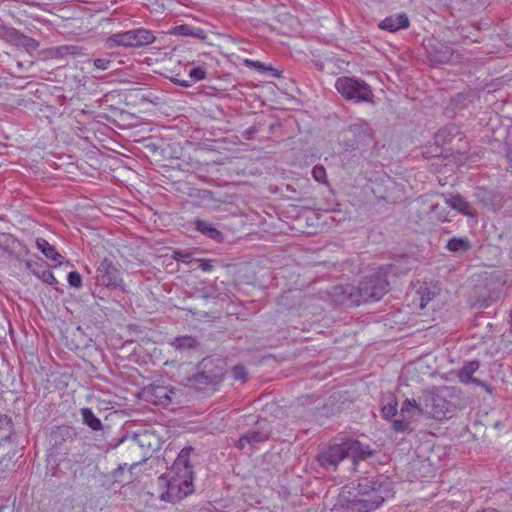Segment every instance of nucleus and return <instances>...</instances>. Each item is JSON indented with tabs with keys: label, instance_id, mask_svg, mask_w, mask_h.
<instances>
[{
	"label": "nucleus",
	"instance_id": "obj_1",
	"mask_svg": "<svg viewBox=\"0 0 512 512\" xmlns=\"http://www.w3.org/2000/svg\"><path fill=\"white\" fill-rule=\"evenodd\" d=\"M391 481L385 477H365L357 486V495L350 499L340 494L333 512H372L376 510L392 491Z\"/></svg>",
	"mask_w": 512,
	"mask_h": 512
},
{
	"label": "nucleus",
	"instance_id": "obj_2",
	"mask_svg": "<svg viewBox=\"0 0 512 512\" xmlns=\"http://www.w3.org/2000/svg\"><path fill=\"white\" fill-rule=\"evenodd\" d=\"M197 455L191 446L184 447L178 453L173 465L162 479L166 480V498L170 502L180 501L193 492V464Z\"/></svg>",
	"mask_w": 512,
	"mask_h": 512
},
{
	"label": "nucleus",
	"instance_id": "obj_3",
	"mask_svg": "<svg viewBox=\"0 0 512 512\" xmlns=\"http://www.w3.org/2000/svg\"><path fill=\"white\" fill-rule=\"evenodd\" d=\"M462 408L459 392L452 387H442L425 394L423 411L438 421L450 418Z\"/></svg>",
	"mask_w": 512,
	"mask_h": 512
},
{
	"label": "nucleus",
	"instance_id": "obj_4",
	"mask_svg": "<svg viewBox=\"0 0 512 512\" xmlns=\"http://www.w3.org/2000/svg\"><path fill=\"white\" fill-rule=\"evenodd\" d=\"M389 289L387 275L382 269L362 280L358 286H346L344 293L353 305L380 300Z\"/></svg>",
	"mask_w": 512,
	"mask_h": 512
},
{
	"label": "nucleus",
	"instance_id": "obj_5",
	"mask_svg": "<svg viewBox=\"0 0 512 512\" xmlns=\"http://www.w3.org/2000/svg\"><path fill=\"white\" fill-rule=\"evenodd\" d=\"M371 454L369 446H364L360 441L351 439L328 447L318 455L317 459L323 468L335 470L339 463L347 457L365 459Z\"/></svg>",
	"mask_w": 512,
	"mask_h": 512
},
{
	"label": "nucleus",
	"instance_id": "obj_6",
	"mask_svg": "<svg viewBox=\"0 0 512 512\" xmlns=\"http://www.w3.org/2000/svg\"><path fill=\"white\" fill-rule=\"evenodd\" d=\"M225 375V364L220 358L206 357L197 365V371L192 376V382L201 388L216 390Z\"/></svg>",
	"mask_w": 512,
	"mask_h": 512
},
{
	"label": "nucleus",
	"instance_id": "obj_7",
	"mask_svg": "<svg viewBox=\"0 0 512 512\" xmlns=\"http://www.w3.org/2000/svg\"><path fill=\"white\" fill-rule=\"evenodd\" d=\"M334 87L347 101L370 103L374 98L371 86L360 78L349 76L338 77Z\"/></svg>",
	"mask_w": 512,
	"mask_h": 512
},
{
	"label": "nucleus",
	"instance_id": "obj_8",
	"mask_svg": "<svg viewBox=\"0 0 512 512\" xmlns=\"http://www.w3.org/2000/svg\"><path fill=\"white\" fill-rule=\"evenodd\" d=\"M271 433L270 423L266 419L259 420L253 428L237 440L235 447L241 451L248 448L249 452H252L258 448L260 443L266 442L270 438Z\"/></svg>",
	"mask_w": 512,
	"mask_h": 512
},
{
	"label": "nucleus",
	"instance_id": "obj_9",
	"mask_svg": "<svg viewBox=\"0 0 512 512\" xmlns=\"http://www.w3.org/2000/svg\"><path fill=\"white\" fill-rule=\"evenodd\" d=\"M417 415H425L423 404L417 403L414 399L406 398L401 405L399 418L392 421V428L395 432L404 433L410 429L411 420Z\"/></svg>",
	"mask_w": 512,
	"mask_h": 512
},
{
	"label": "nucleus",
	"instance_id": "obj_10",
	"mask_svg": "<svg viewBox=\"0 0 512 512\" xmlns=\"http://www.w3.org/2000/svg\"><path fill=\"white\" fill-rule=\"evenodd\" d=\"M98 281L107 286L117 288L122 284V278L120 271L113 265L112 261L105 258L103 259L97 268Z\"/></svg>",
	"mask_w": 512,
	"mask_h": 512
},
{
	"label": "nucleus",
	"instance_id": "obj_11",
	"mask_svg": "<svg viewBox=\"0 0 512 512\" xmlns=\"http://www.w3.org/2000/svg\"><path fill=\"white\" fill-rule=\"evenodd\" d=\"M414 290L419 300V307L425 308L440 293L438 283L433 281H417L414 284Z\"/></svg>",
	"mask_w": 512,
	"mask_h": 512
},
{
	"label": "nucleus",
	"instance_id": "obj_12",
	"mask_svg": "<svg viewBox=\"0 0 512 512\" xmlns=\"http://www.w3.org/2000/svg\"><path fill=\"white\" fill-rule=\"evenodd\" d=\"M479 367L480 363L477 360L465 363L458 371V378L462 383H474L482 387L488 393H492V389L487 383L473 377V374L479 369Z\"/></svg>",
	"mask_w": 512,
	"mask_h": 512
},
{
	"label": "nucleus",
	"instance_id": "obj_13",
	"mask_svg": "<svg viewBox=\"0 0 512 512\" xmlns=\"http://www.w3.org/2000/svg\"><path fill=\"white\" fill-rule=\"evenodd\" d=\"M344 133L350 134L353 137V143L351 144L352 148L372 137V129L369 123L364 120H357L350 124L344 130Z\"/></svg>",
	"mask_w": 512,
	"mask_h": 512
},
{
	"label": "nucleus",
	"instance_id": "obj_14",
	"mask_svg": "<svg viewBox=\"0 0 512 512\" xmlns=\"http://www.w3.org/2000/svg\"><path fill=\"white\" fill-rule=\"evenodd\" d=\"M409 19L405 13L392 15L386 17L379 24V27L382 30H386L389 32H396L399 29H406L409 27Z\"/></svg>",
	"mask_w": 512,
	"mask_h": 512
},
{
	"label": "nucleus",
	"instance_id": "obj_15",
	"mask_svg": "<svg viewBox=\"0 0 512 512\" xmlns=\"http://www.w3.org/2000/svg\"><path fill=\"white\" fill-rule=\"evenodd\" d=\"M130 46L131 48H139L155 41V36L152 31L145 28H137L130 30Z\"/></svg>",
	"mask_w": 512,
	"mask_h": 512
},
{
	"label": "nucleus",
	"instance_id": "obj_16",
	"mask_svg": "<svg viewBox=\"0 0 512 512\" xmlns=\"http://www.w3.org/2000/svg\"><path fill=\"white\" fill-rule=\"evenodd\" d=\"M194 228L196 231L216 242H221L223 240V234L208 221L196 219L194 221Z\"/></svg>",
	"mask_w": 512,
	"mask_h": 512
},
{
	"label": "nucleus",
	"instance_id": "obj_17",
	"mask_svg": "<svg viewBox=\"0 0 512 512\" xmlns=\"http://www.w3.org/2000/svg\"><path fill=\"white\" fill-rule=\"evenodd\" d=\"M453 56V49L446 44L438 43L430 52V60L435 64L448 63Z\"/></svg>",
	"mask_w": 512,
	"mask_h": 512
},
{
	"label": "nucleus",
	"instance_id": "obj_18",
	"mask_svg": "<svg viewBox=\"0 0 512 512\" xmlns=\"http://www.w3.org/2000/svg\"><path fill=\"white\" fill-rule=\"evenodd\" d=\"M36 247L43 253V255L53 261L56 264H61L62 256L59 254L56 250V248L51 245L46 239L44 238H37L36 241Z\"/></svg>",
	"mask_w": 512,
	"mask_h": 512
},
{
	"label": "nucleus",
	"instance_id": "obj_19",
	"mask_svg": "<svg viewBox=\"0 0 512 512\" xmlns=\"http://www.w3.org/2000/svg\"><path fill=\"white\" fill-rule=\"evenodd\" d=\"M446 203L449 208L457 210L463 215L470 216L473 214L472 206L460 194L452 195L449 199L446 200Z\"/></svg>",
	"mask_w": 512,
	"mask_h": 512
},
{
	"label": "nucleus",
	"instance_id": "obj_20",
	"mask_svg": "<svg viewBox=\"0 0 512 512\" xmlns=\"http://www.w3.org/2000/svg\"><path fill=\"white\" fill-rule=\"evenodd\" d=\"M172 33L184 37H194L204 39L206 37L205 31L199 27H194L189 24L177 25L173 28Z\"/></svg>",
	"mask_w": 512,
	"mask_h": 512
},
{
	"label": "nucleus",
	"instance_id": "obj_21",
	"mask_svg": "<svg viewBox=\"0 0 512 512\" xmlns=\"http://www.w3.org/2000/svg\"><path fill=\"white\" fill-rule=\"evenodd\" d=\"M130 38V30L113 34L106 39V47L109 49H113L120 46L124 48H131Z\"/></svg>",
	"mask_w": 512,
	"mask_h": 512
},
{
	"label": "nucleus",
	"instance_id": "obj_22",
	"mask_svg": "<svg viewBox=\"0 0 512 512\" xmlns=\"http://www.w3.org/2000/svg\"><path fill=\"white\" fill-rule=\"evenodd\" d=\"M189 80L173 79V82L182 87H189L193 83L204 80L207 77V72L202 67H192L188 72Z\"/></svg>",
	"mask_w": 512,
	"mask_h": 512
},
{
	"label": "nucleus",
	"instance_id": "obj_23",
	"mask_svg": "<svg viewBox=\"0 0 512 512\" xmlns=\"http://www.w3.org/2000/svg\"><path fill=\"white\" fill-rule=\"evenodd\" d=\"M14 433L15 430L12 418L6 414H0V445L10 440Z\"/></svg>",
	"mask_w": 512,
	"mask_h": 512
},
{
	"label": "nucleus",
	"instance_id": "obj_24",
	"mask_svg": "<svg viewBox=\"0 0 512 512\" xmlns=\"http://www.w3.org/2000/svg\"><path fill=\"white\" fill-rule=\"evenodd\" d=\"M82 421L85 425L94 431H100L103 429L101 420L94 414L92 409L84 407L80 410Z\"/></svg>",
	"mask_w": 512,
	"mask_h": 512
},
{
	"label": "nucleus",
	"instance_id": "obj_25",
	"mask_svg": "<svg viewBox=\"0 0 512 512\" xmlns=\"http://www.w3.org/2000/svg\"><path fill=\"white\" fill-rule=\"evenodd\" d=\"M13 41L17 46L24 48L29 53L36 51L39 46V43L35 39L20 32L13 34Z\"/></svg>",
	"mask_w": 512,
	"mask_h": 512
},
{
	"label": "nucleus",
	"instance_id": "obj_26",
	"mask_svg": "<svg viewBox=\"0 0 512 512\" xmlns=\"http://www.w3.org/2000/svg\"><path fill=\"white\" fill-rule=\"evenodd\" d=\"M446 248L453 253L467 252L471 243L467 237H452L446 244Z\"/></svg>",
	"mask_w": 512,
	"mask_h": 512
},
{
	"label": "nucleus",
	"instance_id": "obj_27",
	"mask_svg": "<svg viewBox=\"0 0 512 512\" xmlns=\"http://www.w3.org/2000/svg\"><path fill=\"white\" fill-rule=\"evenodd\" d=\"M397 406H398V403H397V400L395 399V397H393V396L387 397L385 400L382 401V406H381L382 416L385 419H392L397 414H399L397 411Z\"/></svg>",
	"mask_w": 512,
	"mask_h": 512
},
{
	"label": "nucleus",
	"instance_id": "obj_28",
	"mask_svg": "<svg viewBox=\"0 0 512 512\" xmlns=\"http://www.w3.org/2000/svg\"><path fill=\"white\" fill-rule=\"evenodd\" d=\"M171 345L177 349V350H187L195 348L198 345V341L193 336H180L176 337L172 342Z\"/></svg>",
	"mask_w": 512,
	"mask_h": 512
},
{
	"label": "nucleus",
	"instance_id": "obj_29",
	"mask_svg": "<svg viewBox=\"0 0 512 512\" xmlns=\"http://www.w3.org/2000/svg\"><path fill=\"white\" fill-rule=\"evenodd\" d=\"M448 208L449 207L446 202L444 204H432L430 208L431 217L441 222L447 221L449 215Z\"/></svg>",
	"mask_w": 512,
	"mask_h": 512
},
{
	"label": "nucleus",
	"instance_id": "obj_30",
	"mask_svg": "<svg viewBox=\"0 0 512 512\" xmlns=\"http://www.w3.org/2000/svg\"><path fill=\"white\" fill-rule=\"evenodd\" d=\"M481 201L485 206L491 207L494 211L501 207V199L499 198V195L492 191L483 192Z\"/></svg>",
	"mask_w": 512,
	"mask_h": 512
},
{
	"label": "nucleus",
	"instance_id": "obj_31",
	"mask_svg": "<svg viewBox=\"0 0 512 512\" xmlns=\"http://www.w3.org/2000/svg\"><path fill=\"white\" fill-rule=\"evenodd\" d=\"M170 393H172V391H169L166 387H163V386L153 387V395L157 399L156 400L157 404L168 405L171 402Z\"/></svg>",
	"mask_w": 512,
	"mask_h": 512
},
{
	"label": "nucleus",
	"instance_id": "obj_32",
	"mask_svg": "<svg viewBox=\"0 0 512 512\" xmlns=\"http://www.w3.org/2000/svg\"><path fill=\"white\" fill-rule=\"evenodd\" d=\"M17 246V239L10 233H0V249L11 252Z\"/></svg>",
	"mask_w": 512,
	"mask_h": 512
},
{
	"label": "nucleus",
	"instance_id": "obj_33",
	"mask_svg": "<svg viewBox=\"0 0 512 512\" xmlns=\"http://www.w3.org/2000/svg\"><path fill=\"white\" fill-rule=\"evenodd\" d=\"M32 273L46 284L54 286L58 283L53 273L49 269L32 270Z\"/></svg>",
	"mask_w": 512,
	"mask_h": 512
},
{
	"label": "nucleus",
	"instance_id": "obj_34",
	"mask_svg": "<svg viewBox=\"0 0 512 512\" xmlns=\"http://www.w3.org/2000/svg\"><path fill=\"white\" fill-rule=\"evenodd\" d=\"M79 54L80 48L75 45H62L55 48V55L58 57L75 56Z\"/></svg>",
	"mask_w": 512,
	"mask_h": 512
},
{
	"label": "nucleus",
	"instance_id": "obj_35",
	"mask_svg": "<svg viewBox=\"0 0 512 512\" xmlns=\"http://www.w3.org/2000/svg\"><path fill=\"white\" fill-rule=\"evenodd\" d=\"M312 177L320 184H328L326 169L323 165H315L312 169Z\"/></svg>",
	"mask_w": 512,
	"mask_h": 512
},
{
	"label": "nucleus",
	"instance_id": "obj_36",
	"mask_svg": "<svg viewBox=\"0 0 512 512\" xmlns=\"http://www.w3.org/2000/svg\"><path fill=\"white\" fill-rule=\"evenodd\" d=\"M232 374L235 380L246 381L248 378L247 370L244 366L237 365L233 368Z\"/></svg>",
	"mask_w": 512,
	"mask_h": 512
},
{
	"label": "nucleus",
	"instance_id": "obj_37",
	"mask_svg": "<svg viewBox=\"0 0 512 512\" xmlns=\"http://www.w3.org/2000/svg\"><path fill=\"white\" fill-rule=\"evenodd\" d=\"M68 283L71 287L79 288L82 285L81 275L77 271H72L67 277Z\"/></svg>",
	"mask_w": 512,
	"mask_h": 512
},
{
	"label": "nucleus",
	"instance_id": "obj_38",
	"mask_svg": "<svg viewBox=\"0 0 512 512\" xmlns=\"http://www.w3.org/2000/svg\"><path fill=\"white\" fill-rule=\"evenodd\" d=\"M94 67L100 70H107L110 68L112 61L108 58H98L94 60Z\"/></svg>",
	"mask_w": 512,
	"mask_h": 512
},
{
	"label": "nucleus",
	"instance_id": "obj_39",
	"mask_svg": "<svg viewBox=\"0 0 512 512\" xmlns=\"http://www.w3.org/2000/svg\"><path fill=\"white\" fill-rule=\"evenodd\" d=\"M196 262H198L199 268L204 272H210L213 269L212 261L206 260V259H196Z\"/></svg>",
	"mask_w": 512,
	"mask_h": 512
},
{
	"label": "nucleus",
	"instance_id": "obj_40",
	"mask_svg": "<svg viewBox=\"0 0 512 512\" xmlns=\"http://www.w3.org/2000/svg\"><path fill=\"white\" fill-rule=\"evenodd\" d=\"M173 257H174V259L176 261H181L183 263H188L189 262L190 254L183 253V252H180V251H175Z\"/></svg>",
	"mask_w": 512,
	"mask_h": 512
},
{
	"label": "nucleus",
	"instance_id": "obj_41",
	"mask_svg": "<svg viewBox=\"0 0 512 512\" xmlns=\"http://www.w3.org/2000/svg\"><path fill=\"white\" fill-rule=\"evenodd\" d=\"M247 63L252 64L254 67H256L259 70H265V69L272 70V68H270V67L267 68L263 63H261L259 61H247Z\"/></svg>",
	"mask_w": 512,
	"mask_h": 512
},
{
	"label": "nucleus",
	"instance_id": "obj_42",
	"mask_svg": "<svg viewBox=\"0 0 512 512\" xmlns=\"http://www.w3.org/2000/svg\"><path fill=\"white\" fill-rule=\"evenodd\" d=\"M25 267H26L27 269H29L31 272H32V270H35V269L33 268V264H32V262H31L30 260H26V261H25Z\"/></svg>",
	"mask_w": 512,
	"mask_h": 512
},
{
	"label": "nucleus",
	"instance_id": "obj_43",
	"mask_svg": "<svg viewBox=\"0 0 512 512\" xmlns=\"http://www.w3.org/2000/svg\"><path fill=\"white\" fill-rule=\"evenodd\" d=\"M68 431H69L68 427H61V428H58V432L57 433H60L62 435L64 433H68Z\"/></svg>",
	"mask_w": 512,
	"mask_h": 512
},
{
	"label": "nucleus",
	"instance_id": "obj_44",
	"mask_svg": "<svg viewBox=\"0 0 512 512\" xmlns=\"http://www.w3.org/2000/svg\"><path fill=\"white\" fill-rule=\"evenodd\" d=\"M256 131L255 127H252L247 130L248 137L247 139H251V135Z\"/></svg>",
	"mask_w": 512,
	"mask_h": 512
},
{
	"label": "nucleus",
	"instance_id": "obj_45",
	"mask_svg": "<svg viewBox=\"0 0 512 512\" xmlns=\"http://www.w3.org/2000/svg\"><path fill=\"white\" fill-rule=\"evenodd\" d=\"M446 132V129H442V130H439V132L437 133V138H440L442 134H444Z\"/></svg>",
	"mask_w": 512,
	"mask_h": 512
}]
</instances>
